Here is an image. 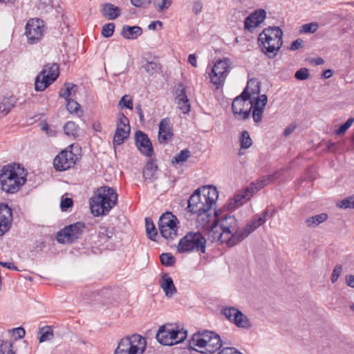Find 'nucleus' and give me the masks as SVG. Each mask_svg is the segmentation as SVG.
I'll return each mask as SVG.
<instances>
[{"mask_svg":"<svg viewBox=\"0 0 354 354\" xmlns=\"http://www.w3.org/2000/svg\"><path fill=\"white\" fill-rule=\"evenodd\" d=\"M130 133V126L129 119L120 113L119 114L117 128L113 136V145H120L127 140Z\"/></svg>","mask_w":354,"mask_h":354,"instance_id":"nucleus-15","label":"nucleus"},{"mask_svg":"<svg viewBox=\"0 0 354 354\" xmlns=\"http://www.w3.org/2000/svg\"><path fill=\"white\" fill-rule=\"evenodd\" d=\"M136 145L141 153L151 157L153 153L152 144L147 135L138 130L135 133Z\"/></svg>","mask_w":354,"mask_h":354,"instance_id":"nucleus-17","label":"nucleus"},{"mask_svg":"<svg viewBox=\"0 0 354 354\" xmlns=\"http://www.w3.org/2000/svg\"><path fill=\"white\" fill-rule=\"evenodd\" d=\"M133 6L137 8H147L151 3V0H131Z\"/></svg>","mask_w":354,"mask_h":354,"instance_id":"nucleus-56","label":"nucleus"},{"mask_svg":"<svg viewBox=\"0 0 354 354\" xmlns=\"http://www.w3.org/2000/svg\"><path fill=\"white\" fill-rule=\"evenodd\" d=\"M59 75V67L56 63L46 64L35 78V88L43 91L53 84Z\"/></svg>","mask_w":354,"mask_h":354,"instance_id":"nucleus-9","label":"nucleus"},{"mask_svg":"<svg viewBox=\"0 0 354 354\" xmlns=\"http://www.w3.org/2000/svg\"><path fill=\"white\" fill-rule=\"evenodd\" d=\"M176 103L178 108L183 113H188L190 111V102L186 94L185 88L183 84H179L176 90Z\"/></svg>","mask_w":354,"mask_h":354,"instance_id":"nucleus-21","label":"nucleus"},{"mask_svg":"<svg viewBox=\"0 0 354 354\" xmlns=\"http://www.w3.org/2000/svg\"><path fill=\"white\" fill-rule=\"evenodd\" d=\"M13 335H16L15 339H21L24 337L26 332L25 330L21 328H15L12 329Z\"/></svg>","mask_w":354,"mask_h":354,"instance_id":"nucleus-59","label":"nucleus"},{"mask_svg":"<svg viewBox=\"0 0 354 354\" xmlns=\"http://www.w3.org/2000/svg\"><path fill=\"white\" fill-rule=\"evenodd\" d=\"M203 3L200 1H196L193 4L192 10L196 15H198L203 9Z\"/></svg>","mask_w":354,"mask_h":354,"instance_id":"nucleus-62","label":"nucleus"},{"mask_svg":"<svg viewBox=\"0 0 354 354\" xmlns=\"http://www.w3.org/2000/svg\"><path fill=\"white\" fill-rule=\"evenodd\" d=\"M218 197L217 189L212 185L198 188L188 201L189 211L194 214L210 211Z\"/></svg>","mask_w":354,"mask_h":354,"instance_id":"nucleus-2","label":"nucleus"},{"mask_svg":"<svg viewBox=\"0 0 354 354\" xmlns=\"http://www.w3.org/2000/svg\"><path fill=\"white\" fill-rule=\"evenodd\" d=\"M207 240L199 232H189L182 238L177 246L179 253L197 252L205 253Z\"/></svg>","mask_w":354,"mask_h":354,"instance_id":"nucleus-7","label":"nucleus"},{"mask_svg":"<svg viewBox=\"0 0 354 354\" xmlns=\"http://www.w3.org/2000/svg\"><path fill=\"white\" fill-rule=\"evenodd\" d=\"M171 3V0H154L153 6L158 12L168 8Z\"/></svg>","mask_w":354,"mask_h":354,"instance_id":"nucleus-48","label":"nucleus"},{"mask_svg":"<svg viewBox=\"0 0 354 354\" xmlns=\"http://www.w3.org/2000/svg\"><path fill=\"white\" fill-rule=\"evenodd\" d=\"M264 186L263 185L261 180L259 179L255 182H253L250 187L245 188V192H250V195L252 196L255 192H258Z\"/></svg>","mask_w":354,"mask_h":354,"instance_id":"nucleus-49","label":"nucleus"},{"mask_svg":"<svg viewBox=\"0 0 354 354\" xmlns=\"http://www.w3.org/2000/svg\"><path fill=\"white\" fill-rule=\"evenodd\" d=\"M276 211L275 209H271L270 210L269 209H266L261 216H259L257 218H264V223L266 222L267 218H272L274 214H275Z\"/></svg>","mask_w":354,"mask_h":354,"instance_id":"nucleus-58","label":"nucleus"},{"mask_svg":"<svg viewBox=\"0 0 354 354\" xmlns=\"http://www.w3.org/2000/svg\"><path fill=\"white\" fill-rule=\"evenodd\" d=\"M66 101V109L71 113L79 115V112H82L80 111V105L76 101L71 99Z\"/></svg>","mask_w":354,"mask_h":354,"instance_id":"nucleus-46","label":"nucleus"},{"mask_svg":"<svg viewBox=\"0 0 354 354\" xmlns=\"http://www.w3.org/2000/svg\"><path fill=\"white\" fill-rule=\"evenodd\" d=\"M229 344L221 339L218 334L214 331L205 330L193 335L189 341V346H196L203 348L202 353H214L218 351L223 345Z\"/></svg>","mask_w":354,"mask_h":354,"instance_id":"nucleus-6","label":"nucleus"},{"mask_svg":"<svg viewBox=\"0 0 354 354\" xmlns=\"http://www.w3.org/2000/svg\"><path fill=\"white\" fill-rule=\"evenodd\" d=\"M64 88H62L59 91V96L64 98L66 100H70L69 97L72 94V92L75 93L77 90V86L72 83H65Z\"/></svg>","mask_w":354,"mask_h":354,"instance_id":"nucleus-36","label":"nucleus"},{"mask_svg":"<svg viewBox=\"0 0 354 354\" xmlns=\"http://www.w3.org/2000/svg\"><path fill=\"white\" fill-rule=\"evenodd\" d=\"M178 219L171 212L163 214L159 218L158 228L162 237L174 239L177 236Z\"/></svg>","mask_w":354,"mask_h":354,"instance_id":"nucleus-10","label":"nucleus"},{"mask_svg":"<svg viewBox=\"0 0 354 354\" xmlns=\"http://www.w3.org/2000/svg\"><path fill=\"white\" fill-rule=\"evenodd\" d=\"M146 349L145 339L138 334L120 340L114 354H142Z\"/></svg>","mask_w":354,"mask_h":354,"instance_id":"nucleus-8","label":"nucleus"},{"mask_svg":"<svg viewBox=\"0 0 354 354\" xmlns=\"http://www.w3.org/2000/svg\"><path fill=\"white\" fill-rule=\"evenodd\" d=\"M248 100L249 98L247 97L246 96H243L242 93H241L240 95L234 98L232 104V109L233 113L235 115L241 114L242 109H243L244 104Z\"/></svg>","mask_w":354,"mask_h":354,"instance_id":"nucleus-33","label":"nucleus"},{"mask_svg":"<svg viewBox=\"0 0 354 354\" xmlns=\"http://www.w3.org/2000/svg\"><path fill=\"white\" fill-rule=\"evenodd\" d=\"M84 229L85 224L82 222H77L66 226L57 233V241L61 243H72L82 236Z\"/></svg>","mask_w":354,"mask_h":354,"instance_id":"nucleus-11","label":"nucleus"},{"mask_svg":"<svg viewBox=\"0 0 354 354\" xmlns=\"http://www.w3.org/2000/svg\"><path fill=\"white\" fill-rule=\"evenodd\" d=\"M158 139L160 144H167L174 136L173 127L169 118L162 119L159 123Z\"/></svg>","mask_w":354,"mask_h":354,"instance_id":"nucleus-20","label":"nucleus"},{"mask_svg":"<svg viewBox=\"0 0 354 354\" xmlns=\"http://www.w3.org/2000/svg\"><path fill=\"white\" fill-rule=\"evenodd\" d=\"M261 83L258 80L252 78L248 81L247 85L243 91V96H246L249 99L254 98L255 96H259Z\"/></svg>","mask_w":354,"mask_h":354,"instance_id":"nucleus-23","label":"nucleus"},{"mask_svg":"<svg viewBox=\"0 0 354 354\" xmlns=\"http://www.w3.org/2000/svg\"><path fill=\"white\" fill-rule=\"evenodd\" d=\"M304 41L301 39H297L295 41H294L290 47V50H296L303 46Z\"/></svg>","mask_w":354,"mask_h":354,"instance_id":"nucleus-61","label":"nucleus"},{"mask_svg":"<svg viewBox=\"0 0 354 354\" xmlns=\"http://www.w3.org/2000/svg\"><path fill=\"white\" fill-rule=\"evenodd\" d=\"M120 8L110 3H106L102 6L100 12L103 17L109 20H113L120 15Z\"/></svg>","mask_w":354,"mask_h":354,"instance_id":"nucleus-25","label":"nucleus"},{"mask_svg":"<svg viewBox=\"0 0 354 354\" xmlns=\"http://www.w3.org/2000/svg\"><path fill=\"white\" fill-rule=\"evenodd\" d=\"M229 67L230 60L226 58L218 60L214 64L209 75V77L212 83L216 85L217 88L223 84L229 72Z\"/></svg>","mask_w":354,"mask_h":354,"instance_id":"nucleus-13","label":"nucleus"},{"mask_svg":"<svg viewBox=\"0 0 354 354\" xmlns=\"http://www.w3.org/2000/svg\"><path fill=\"white\" fill-rule=\"evenodd\" d=\"M158 170V166L154 164L153 160H149L142 171L143 177L145 180L153 181L157 178L156 171Z\"/></svg>","mask_w":354,"mask_h":354,"instance_id":"nucleus-27","label":"nucleus"},{"mask_svg":"<svg viewBox=\"0 0 354 354\" xmlns=\"http://www.w3.org/2000/svg\"><path fill=\"white\" fill-rule=\"evenodd\" d=\"M266 12L263 9H259L254 11L249 16H248L244 21L245 30L252 32L257 27H258L266 19Z\"/></svg>","mask_w":354,"mask_h":354,"instance_id":"nucleus-19","label":"nucleus"},{"mask_svg":"<svg viewBox=\"0 0 354 354\" xmlns=\"http://www.w3.org/2000/svg\"><path fill=\"white\" fill-rule=\"evenodd\" d=\"M19 165L16 164L6 165L2 167L0 171V186L3 191L14 194L25 184L26 178L19 175Z\"/></svg>","mask_w":354,"mask_h":354,"instance_id":"nucleus-4","label":"nucleus"},{"mask_svg":"<svg viewBox=\"0 0 354 354\" xmlns=\"http://www.w3.org/2000/svg\"><path fill=\"white\" fill-rule=\"evenodd\" d=\"M276 178L275 174L263 176L260 178L263 185L265 187Z\"/></svg>","mask_w":354,"mask_h":354,"instance_id":"nucleus-63","label":"nucleus"},{"mask_svg":"<svg viewBox=\"0 0 354 354\" xmlns=\"http://www.w3.org/2000/svg\"><path fill=\"white\" fill-rule=\"evenodd\" d=\"M117 200L118 194L113 188L101 187L90 199L91 212L96 216L105 215L115 206Z\"/></svg>","mask_w":354,"mask_h":354,"instance_id":"nucleus-3","label":"nucleus"},{"mask_svg":"<svg viewBox=\"0 0 354 354\" xmlns=\"http://www.w3.org/2000/svg\"><path fill=\"white\" fill-rule=\"evenodd\" d=\"M78 158L72 151L64 150L55 156L53 165L57 171H65L73 167Z\"/></svg>","mask_w":354,"mask_h":354,"instance_id":"nucleus-14","label":"nucleus"},{"mask_svg":"<svg viewBox=\"0 0 354 354\" xmlns=\"http://www.w3.org/2000/svg\"><path fill=\"white\" fill-rule=\"evenodd\" d=\"M319 28L318 24L316 22H311L308 24H304L301 27L300 32L304 33H314Z\"/></svg>","mask_w":354,"mask_h":354,"instance_id":"nucleus-47","label":"nucleus"},{"mask_svg":"<svg viewBox=\"0 0 354 354\" xmlns=\"http://www.w3.org/2000/svg\"><path fill=\"white\" fill-rule=\"evenodd\" d=\"M119 106L125 107L129 109H133V101L131 98L127 95H124L119 102Z\"/></svg>","mask_w":354,"mask_h":354,"instance_id":"nucleus-53","label":"nucleus"},{"mask_svg":"<svg viewBox=\"0 0 354 354\" xmlns=\"http://www.w3.org/2000/svg\"><path fill=\"white\" fill-rule=\"evenodd\" d=\"M283 32L279 27L266 28L259 36L262 51L269 57L274 58L281 48Z\"/></svg>","mask_w":354,"mask_h":354,"instance_id":"nucleus-5","label":"nucleus"},{"mask_svg":"<svg viewBox=\"0 0 354 354\" xmlns=\"http://www.w3.org/2000/svg\"><path fill=\"white\" fill-rule=\"evenodd\" d=\"M170 327L171 325L169 326H162L159 328L156 337L160 344L169 346V336L171 335V332L169 331Z\"/></svg>","mask_w":354,"mask_h":354,"instance_id":"nucleus-30","label":"nucleus"},{"mask_svg":"<svg viewBox=\"0 0 354 354\" xmlns=\"http://www.w3.org/2000/svg\"><path fill=\"white\" fill-rule=\"evenodd\" d=\"M159 66L160 64L156 58L151 60L144 59L142 61V68H143L149 75H153L154 73H157L158 70L160 68Z\"/></svg>","mask_w":354,"mask_h":354,"instance_id":"nucleus-32","label":"nucleus"},{"mask_svg":"<svg viewBox=\"0 0 354 354\" xmlns=\"http://www.w3.org/2000/svg\"><path fill=\"white\" fill-rule=\"evenodd\" d=\"M308 70L306 68H301L295 73V77L298 80H305L309 77Z\"/></svg>","mask_w":354,"mask_h":354,"instance_id":"nucleus-54","label":"nucleus"},{"mask_svg":"<svg viewBox=\"0 0 354 354\" xmlns=\"http://www.w3.org/2000/svg\"><path fill=\"white\" fill-rule=\"evenodd\" d=\"M220 229L223 230V234H219V237L224 236L225 234L230 239H227V245L232 247L241 243L248 237L257 228L264 223V218H254L248 223L244 227H239L236 219L234 216L225 214L222 216L219 214Z\"/></svg>","mask_w":354,"mask_h":354,"instance_id":"nucleus-1","label":"nucleus"},{"mask_svg":"<svg viewBox=\"0 0 354 354\" xmlns=\"http://www.w3.org/2000/svg\"><path fill=\"white\" fill-rule=\"evenodd\" d=\"M241 310L234 307H227L222 310V315H223L227 319L232 323H234L236 319L237 313H240Z\"/></svg>","mask_w":354,"mask_h":354,"instance_id":"nucleus-40","label":"nucleus"},{"mask_svg":"<svg viewBox=\"0 0 354 354\" xmlns=\"http://www.w3.org/2000/svg\"><path fill=\"white\" fill-rule=\"evenodd\" d=\"M345 282L348 286L354 288V275H353V274L346 275L345 277Z\"/></svg>","mask_w":354,"mask_h":354,"instance_id":"nucleus-64","label":"nucleus"},{"mask_svg":"<svg viewBox=\"0 0 354 354\" xmlns=\"http://www.w3.org/2000/svg\"><path fill=\"white\" fill-rule=\"evenodd\" d=\"M210 211L200 212L197 214L196 222L202 228L209 229L213 224L214 220L219 221V214L217 211H214V214L212 215Z\"/></svg>","mask_w":354,"mask_h":354,"instance_id":"nucleus-22","label":"nucleus"},{"mask_svg":"<svg viewBox=\"0 0 354 354\" xmlns=\"http://www.w3.org/2000/svg\"><path fill=\"white\" fill-rule=\"evenodd\" d=\"M236 319L234 321V324L239 328H249L251 327V323L246 315L241 311L237 313Z\"/></svg>","mask_w":354,"mask_h":354,"instance_id":"nucleus-35","label":"nucleus"},{"mask_svg":"<svg viewBox=\"0 0 354 354\" xmlns=\"http://www.w3.org/2000/svg\"><path fill=\"white\" fill-rule=\"evenodd\" d=\"M354 122V118H350L347 120L346 122L342 124L339 129L335 130V133L336 135H342L352 125Z\"/></svg>","mask_w":354,"mask_h":354,"instance_id":"nucleus-51","label":"nucleus"},{"mask_svg":"<svg viewBox=\"0 0 354 354\" xmlns=\"http://www.w3.org/2000/svg\"><path fill=\"white\" fill-rule=\"evenodd\" d=\"M248 100L251 104L250 109L252 110L253 120L255 123H259L262 119L263 113L268 102V97L263 94Z\"/></svg>","mask_w":354,"mask_h":354,"instance_id":"nucleus-16","label":"nucleus"},{"mask_svg":"<svg viewBox=\"0 0 354 354\" xmlns=\"http://www.w3.org/2000/svg\"><path fill=\"white\" fill-rule=\"evenodd\" d=\"M113 232L106 227H100L98 231V241L105 243L113 236Z\"/></svg>","mask_w":354,"mask_h":354,"instance_id":"nucleus-39","label":"nucleus"},{"mask_svg":"<svg viewBox=\"0 0 354 354\" xmlns=\"http://www.w3.org/2000/svg\"><path fill=\"white\" fill-rule=\"evenodd\" d=\"M241 147L248 149L252 145V139L247 131H243L240 138Z\"/></svg>","mask_w":354,"mask_h":354,"instance_id":"nucleus-45","label":"nucleus"},{"mask_svg":"<svg viewBox=\"0 0 354 354\" xmlns=\"http://www.w3.org/2000/svg\"><path fill=\"white\" fill-rule=\"evenodd\" d=\"M73 205V201L71 198H65L62 200L60 203V207L62 211H66L68 208L71 207Z\"/></svg>","mask_w":354,"mask_h":354,"instance_id":"nucleus-57","label":"nucleus"},{"mask_svg":"<svg viewBox=\"0 0 354 354\" xmlns=\"http://www.w3.org/2000/svg\"><path fill=\"white\" fill-rule=\"evenodd\" d=\"M12 222V209L6 203H0V236L9 231Z\"/></svg>","mask_w":354,"mask_h":354,"instance_id":"nucleus-18","label":"nucleus"},{"mask_svg":"<svg viewBox=\"0 0 354 354\" xmlns=\"http://www.w3.org/2000/svg\"><path fill=\"white\" fill-rule=\"evenodd\" d=\"M44 32L45 26L43 20L36 18L28 21L25 34L28 44H34L39 42L44 37Z\"/></svg>","mask_w":354,"mask_h":354,"instance_id":"nucleus-12","label":"nucleus"},{"mask_svg":"<svg viewBox=\"0 0 354 354\" xmlns=\"http://www.w3.org/2000/svg\"><path fill=\"white\" fill-rule=\"evenodd\" d=\"M191 156V152L187 149L180 151L171 160L172 164L182 165Z\"/></svg>","mask_w":354,"mask_h":354,"instance_id":"nucleus-37","label":"nucleus"},{"mask_svg":"<svg viewBox=\"0 0 354 354\" xmlns=\"http://www.w3.org/2000/svg\"><path fill=\"white\" fill-rule=\"evenodd\" d=\"M160 287L167 297H171L177 291L173 279L168 273H163L160 280Z\"/></svg>","mask_w":354,"mask_h":354,"instance_id":"nucleus-24","label":"nucleus"},{"mask_svg":"<svg viewBox=\"0 0 354 354\" xmlns=\"http://www.w3.org/2000/svg\"><path fill=\"white\" fill-rule=\"evenodd\" d=\"M218 221L216 219L213 221V224L208 229L209 230V236L212 238L213 241H221L222 243L225 242L227 245V239H230V237H228L227 234L224 236L222 235V236L219 237L218 235L223 234V232L221 230V231L218 230Z\"/></svg>","mask_w":354,"mask_h":354,"instance_id":"nucleus-31","label":"nucleus"},{"mask_svg":"<svg viewBox=\"0 0 354 354\" xmlns=\"http://www.w3.org/2000/svg\"><path fill=\"white\" fill-rule=\"evenodd\" d=\"M340 207L354 208V200L352 198L343 200Z\"/></svg>","mask_w":354,"mask_h":354,"instance_id":"nucleus-60","label":"nucleus"},{"mask_svg":"<svg viewBox=\"0 0 354 354\" xmlns=\"http://www.w3.org/2000/svg\"><path fill=\"white\" fill-rule=\"evenodd\" d=\"M161 263L167 267L172 266L175 263V258L171 253H162L160 256Z\"/></svg>","mask_w":354,"mask_h":354,"instance_id":"nucleus-44","label":"nucleus"},{"mask_svg":"<svg viewBox=\"0 0 354 354\" xmlns=\"http://www.w3.org/2000/svg\"><path fill=\"white\" fill-rule=\"evenodd\" d=\"M64 131L68 136H75L78 132V126L72 121H69L64 126Z\"/></svg>","mask_w":354,"mask_h":354,"instance_id":"nucleus-42","label":"nucleus"},{"mask_svg":"<svg viewBox=\"0 0 354 354\" xmlns=\"http://www.w3.org/2000/svg\"><path fill=\"white\" fill-rule=\"evenodd\" d=\"M14 105L10 102L9 99H4L0 103V113H2L4 115H7Z\"/></svg>","mask_w":354,"mask_h":354,"instance_id":"nucleus-50","label":"nucleus"},{"mask_svg":"<svg viewBox=\"0 0 354 354\" xmlns=\"http://www.w3.org/2000/svg\"><path fill=\"white\" fill-rule=\"evenodd\" d=\"M115 29L113 23H109L103 26L102 34L105 37H110L113 35Z\"/></svg>","mask_w":354,"mask_h":354,"instance_id":"nucleus-52","label":"nucleus"},{"mask_svg":"<svg viewBox=\"0 0 354 354\" xmlns=\"http://www.w3.org/2000/svg\"><path fill=\"white\" fill-rule=\"evenodd\" d=\"M0 354H15L12 343L0 339Z\"/></svg>","mask_w":354,"mask_h":354,"instance_id":"nucleus-41","label":"nucleus"},{"mask_svg":"<svg viewBox=\"0 0 354 354\" xmlns=\"http://www.w3.org/2000/svg\"><path fill=\"white\" fill-rule=\"evenodd\" d=\"M252 195L250 192H245V189L243 191V194H237L233 198L230 199L226 205L227 209L231 210L235 209L243 203V200L249 198Z\"/></svg>","mask_w":354,"mask_h":354,"instance_id":"nucleus-29","label":"nucleus"},{"mask_svg":"<svg viewBox=\"0 0 354 354\" xmlns=\"http://www.w3.org/2000/svg\"><path fill=\"white\" fill-rule=\"evenodd\" d=\"M41 335L39 337V342L50 340L54 335L51 327L47 326L41 329Z\"/></svg>","mask_w":354,"mask_h":354,"instance_id":"nucleus-43","label":"nucleus"},{"mask_svg":"<svg viewBox=\"0 0 354 354\" xmlns=\"http://www.w3.org/2000/svg\"><path fill=\"white\" fill-rule=\"evenodd\" d=\"M342 271V266L341 265L335 266V267L334 268V269L333 270L331 277H330V280H331L332 283H334L337 281L338 278L341 275Z\"/></svg>","mask_w":354,"mask_h":354,"instance_id":"nucleus-55","label":"nucleus"},{"mask_svg":"<svg viewBox=\"0 0 354 354\" xmlns=\"http://www.w3.org/2000/svg\"><path fill=\"white\" fill-rule=\"evenodd\" d=\"M169 331L171 332L169 336V346L183 342L187 335L186 330L183 329H174L171 326L170 327Z\"/></svg>","mask_w":354,"mask_h":354,"instance_id":"nucleus-28","label":"nucleus"},{"mask_svg":"<svg viewBox=\"0 0 354 354\" xmlns=\"http://www.w3.org/2000/svg\"><path fill=\"white\" fill-rule=\"evenodd\" d=\"M142 33V30L138 26H129L124 25L121 31V35L127 39H136Z\"/></svg>","mask_w":354,"mask_h":354,"instance_id":"nucleus-26","label":"nucleus"},{"mask_svg":"<svg viewBox=\"0 0 354 354\" xmlns=\"http://www.w3.org/2000/svg\"><path fill=\"white\" fill-rule=\"evenodd\" d=\"M145 227L148 238L152 241H155L156 236L158 234L155 225L151 218H145Z\"/></svg>","mask_w":354,"mask_h":354,"instance_id":"nucleus-38","label":"nucleus"},{"mask_svg":"<svg viewBox=\"0 0 354 354\" xmlns=\"http://www.w3.org/2000/svg\"><path fill=\"white\" fill-rule=\"evenodd\" d=\"M328 218V214L326 213H322L317 215L308 217L305 223L308 227H315L319 224L326 221Z\"/></svg>","mask_w":354,"mask_h":354,"instance_id":"nucleus-34","label":"nucleus"}]
</instances>
